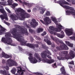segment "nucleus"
Here are the masks:
<instances>
[{
    "mask_svg": "<svg viewBox=\"0 0 75 75\" xmlns=\"http://www.w3.org/2000/svg\"><path fill=\"white\" fill-rule=\"evenodd\" d=\"M16 28H13L11 32V33L14 36V38L20 42L21 45H26L27 47H29L30 48L35 49V47L36 48H38V45L31 44V43H28L27 44V41L25 40L24 39H23L21 37H22L20 35L19 31H21V34L23 35H24L25 34V35H28V33L27 31V29H24V28L21 27L20 25H18L16 27Z\"/></svg>",
    "mask_w": 75,
    "mask_h": 75,
    "instance_id": "1",
    "label": "nucleus"
},
{
    "mask_svg": "<svg viewBox=\"0 0 75 75\" xmlns=\"http://www.w3.org/2000/svg\"><path fill=\"white\" fill-rule=\"evenodd\" d=\"M50 55H51V53L50 51H48L47 50H45V51L42 52L41 53V57L43 59H42V61H43L44 62H46L48 64H51L52 62H54L52 59H48L47 58V57L48 58H50V59H51L52 58L51 56H50L49 55H47V54Z\"/></svg>",
    "mask_w": 75,
    "mask_h": 75,
    "instance_id": "2",
    "label": "nucleus"
},
{
    "mask_svg": "<svg viewBox=\"0 0 75 75\" xmlns=\"http://www.w3.org/2000/svg\"><path fill=\"white\" fill-rule=\"evenodd\" d=\"M6 66H4L3 67L6 70H8L9 69V67H10L14 65L17 66V64L16 62L14 61L13 60L9 59L6 61Z\"/></svg>",
    "mask_w": 75,
    "mask_h": 75,
    "instance_id": "3",
    "label": "nucleus"
},
{
    "mask_svg": "<svg viewBox=\"0 0 75 75\" xmlns=\"http://www.w3.org/2000/svg\"><path fill=\"white\" fill-rule=\"evenodd\" d=\"M6 38H2L1 41L4 42H6L7 44L11 45L12 40L10 38L11 37V34L9 33H7L5 35Z\"/></svg>",
    "mask_w": 75,
    "mask_h": 75,
    "instance_id": "4",
    "label": "nucleus"
},
{
    "mask_svg": "<svg viewBox=\"0 0 75 75\" xmlns=\"http://www.w3.org/2000/svg\"><path fill=\"white\" fill-rule=\"evenodd\" d=\"M70 11L69 10H67L66 11V15H67V16H69L70 15V14H71L73 16H75V10L74 9V8L72 7H69V9Z\"/></svg>",
    "mask_w": 75,
    "mask_h": 75,
    "instance_id": "5",
    "label": "nucleus"
},
{
    "mask_svg": "<svg viewBox=\"0 0 75 75\" xmlns=\"http://www.w3.org/2000/svg\"><path fill=\"white\" fill-rule=\"evenodd\" d=\"M54 31H50V33L52 34H53L54 35H56L57 36L60 38H62L65 37V35L64 34V33L63 31H62L61 32V33L62 34H60L59 33H57L56 32H54Z\"/></svg>",
    "mask_w": 75,
    "mask_h": 75,
    "instance_id": "6",
    "label": "nucleus"
},
{
    "mask_svg": "<svg viewBox=\"0 0 75 75\" xmlns=\"http://www.w3.org/2000/svg\"><path fill=\"white\" fill-rule=\"evenodd\" d=\"M56 48L58 51H62V50H67L69 49L68 47L66 45H60L59 47H56Z\"/></svg>",
    "mask_w": 75,
    "mask_h": 75,
    "instance_id": "7",
    "label": "nucleus"
},
{
    "mask_svg": "<svg viewBox=\"0 0 75 75\" xmlns=\"http://www.w3.org/2000/svg\"><path fill=\"white\" fill-rule=\"evenodd\" d=\"M44 21L42 20H40V21L42 22L43 24L45 25H48L51 23V21L49 17H47L46 18L44 19Z\"/></svg>",
    "mask_w": 75,
    "mask_h": 75,
    "instance_id": "8",
    "label": "nucleus"
},
{
    "mask_svg": "<svg viewBox=\"0 0 75 75\" xmlns=\"http://www.w3.org/2000/svg\"><path fill=\"white\" fill-rule=\"evenodd\" d=\"M29 57H28V59L31 63L35 64V63H37L38 62V61L34 57L33 58L31 53H29Z\"/></svg>",
    "mask_w": 75,
    "mask_h": 75,
    "instance_id": "9",
    "label": "nucleus"
},
{
    "mask_svg": "<svg viewBox=\"0 0 75 75\" xmlns=\"http://www.w3.org/2000/svg\"><path fill=\"white\" fill-rule=\"evenodd\" d=\"M57 3L59 4L62 7L64 6L63 4H66L67 5H69V6H71V4L69 3L68 2L65 1V0H61V1H59L57 2Z\"/></svg>",
    "mask_w": 75,
    "mask_h": 75,
    "instance_id": "10",
    "label": "nucleus"
},
{
    "mask_svg": "<svg viewBox=\"0 0 75 75\" xmlns=\"http://www.w3.org/2000/svg\"><path fill=\"white\" fill-rule=\"evenodd\" d=\"M25 72V70H22V68L21 67L18 68V70L17 71V73L16 75H23L24 72Z\"/></svg>",
    "mask_w": 75,
    "mask_h": 75,
    "instance_id": "11",
    "label": "nucleus"
},
{
    "mask_svg": "<svg viewBox=\"0 0 75 75\" xmlns=\"http://www.w3.org/2000/svg\"><path fill=\"white\" fill-rule=\"evenodd\" d=\"M21 20H23V19H24L25 18H28L30 17V15L27 13H22L21 14Z\"/></svg>",
    "mask_w": 75,
    "mask_h": 75,
    "instance_id": "12",
    "label": "nucleus"
},
{
    "mask_svg": "<svg viewBox=\"0 0 75 75\" xmlns=\"http://www.w3.org/2000/svg\"><path fill=\"white\" fill-rule=\"evenodd\" d=\"M65 32L68 36H70L71 35L73 34V31L71 29H69V30H65Z\"/></svg>",
    "mask_w": 75,
    "mask_h": 75,
    "instance_id": "13",
    "label": "nucleus"
},
{
    "mask_svg": "<svg viewBox=\"0 0 75 75\" xmlns=\"http://www.w3.org/2000/svg\"><path fill=\"white\" fill-rule=\"evenodd\" d=\"M32 21L34 23H30V24L33 27H35L37 26V25H38V22L36 21L35 19H32Z\"/></svg>",
    "mask_w": 75,
    "mask_h": 75,
    "instance_id": "14",
    "label": "nucleus"
},
{
    "mask_svg": "<svg viewBox=\"0 0 75 75\" xmlns=\"http://www.w3.org/2000/svg\"><path fill=\"white\" fill-rule=\"evenodd\" d=\"M10 17L13 20H17L18 19V16L15 14L11 15Z\"/></svg>",
    "mask_w": 75,
    "mask_h": 75,
    "instance_id": "15",
    "label": "nucleus"
},
{
    "mask_svg": "<svg viewBox=\"0 0 75 75\" xmlns=\"http://www.w3.org/2000/svg\"><path fill=\"white\" fill-rule=\"evenodd\" d=\"M61 25H59L57 27V28H55L54 29V31H56V32H60L61 31V28L62 27Z\"/></svg>",
    "mask_w": 75,
    "mask_h": 75,
    "instance_id": "16",
    "label": "nucleus"
},
{
    "mask_svg": "<svg viewBox=\"0 0 75 75\" xmlns=\"http://www.w3.org/2000/svg\"><path fill=\"white\" fill-rule=\"evenodd\" d=\"M34 55L35 57H37V58L39 59V62H40L42 60H41L42 59L40 58V56L39 54L37 53H35Z\"/></svg>",
    "mask_w": 75,
    "mask_h": 75,
    "instance_id": "17",
    "label": "nucleus"
},
{
    "mask_svg": "<svg viewBox=\"0 0 75 75\" xmlns=\"http://www.w3.org/2000/svg\"><path fill=\"white\" fill-rule=\"evenodd\" d=\"M0 28L1 29L0 30V35H1L3 32H4L6 30L5 28L3 27L1 25H0Z\"/></svg>",
    "mask_w": 75,
    "mask_h": 75,
    "instance_id": "18",
    "label": "nucleus"
},
{
    "mask_svg": "<svg viewBox=\"0 0 75 75\" xmlns=\"http://www.w3.org/2000/svg\"><path fill=\"white\" fill-rule=\"evenodd\" d=\"M0 17L1 18L2 20H4V19H5L6 20H8V18L7 16H4L3 15H1L0 16Z\"/></svg>",
    "mask_w": 75,
    "mask_h": 75,
    "instance_id": "19",
    "label": "nucleus"
},
{
    "mask_svg": "<svg viewBox=\"0 0 75 75\" xmlns=\"http://www.w3.org/2000/svg\"><path fill=\"white\" fill-rule=\"evenodd\" d=\"M62 54L63 55L62 56H65L63 57H66L67 59V55L68 54V52L66 51H64L62 52Z\"/></svg>",
    "mask_w": 75,
    "mask_h": 75,
    "instance_id": "20",
    "label": "nucleus"
},
{
    "mask_svg": "<svg viewBox=\"0 0 75 75\" xmlns=\"http://www.w3.org/2000/svg\"><path fill=\"white\" fill-rule=\"evenodd\" d=\"M44 41L45 42H46L47 44L49 45H51V44H52L50 40H47L45 39H44Z\"/></svg>",
    "mask_w": 75,
    "mask_h": 75,
    "instance_id": "21",
    "label": "nucleus"
},
{
    "mask_svg": "<svg viewBox=\"0 0 75 75\" xmlns=\"http://www.w3.org/2000/svg\"><path fill=\"white\" fill-rule=\"evenodd\" d=\"M69 55L70 57L72 58H74L75 57V54L74 53L72 50L70 52Z\"/></svg>",
    "mask_w": 75,
    "mask_h": 75,
    "instance_id": "22",
    "label": "nucleus"
},
{
    "mask_svg": "<svg viewBox=\"0 0 75 75\" xmlns=\"http://www.w3.org/2000/svg\"><path fill=\"white\" fill-rule=\"evenodd\" d=\"M60 70L61 71L62 74H63V75H65L66 74V72H65V69L64 67H62Z\"/></svg>",
    "mask_w": 75,
    "mask_h": 75,
    "instance_id": "23",
    "label": "nucleus"
},
{
    "mask_svg": "<svg viewBox=\"0 0 75 75\" xmlns=\"http://www.w3.org/2000/svg\"><path fill=\"white\" fill-rule=\"evenodd\" d=\"M7 71L6 70H0V74H2L3 75H7Z\"/></svg>",
    "mask_w": 75,
    "mask_h": 75,
    "instance_id": "24",
    "label": "nucleus"
},
{
    "mask_svg": "<svg viewBox=\"0 0 75 75\" xmlns=\"http://www.w3.org/2000/svg\"><path fill=\"white\" fill-rule=\"evenodd\" d=\"M65 42L67 45H68V46L70 47H73V44H71L69 42L67 41H65Z\"/></svg>",
    "mask_w": 75,
    "mask_h": 75,
    "instance_id": "25",
    "label": "nucleus"
},
{
    "mask_svg": "<svg viewBox=\"0 0 75 75\" xmlns=\"http://www.w3.org/2000/svg\"><path fill=\"white\" fill-rule=\"evenodd\" d=\"M37 31L38 33H41V32L43 31V29L41 28H39L38 29Z\"/></svg>",
    "mask_w": 75,
    "mask_h": 75,
    "instance_id": "26",
    "label": "nucleus"
},
{
    "mask_svg": "<svg viewBox=\"0 0 75 75\" xmlns=\"http://www.w3.org/2000/svg\"><path fill=\"white\" fill-rule=\"evenodd\" d=\"M57 58L59 60H62L63 59H67V57H57Z\"/></svg>",
    "mask_w": 75,
    "mask_h": 75,
    "instance_id": "27",
    "label": "nucleus"
},
{
    "mask_svg": "<svg viewBox=\"0 0 75 75\" xmlns=\"http://www.w3.org/2000/svg\"><path fill=\"white\" fill-rule=\"evenodd\" d=\"M29 31L31 34H34L35 33V31L31 29H29Z\"/></svg>",
    "mask_w": 75,
    "mask_h": 75,
    "instance_id": "28",
    "label": "nucleus"
},
{
    "mask_svg": "<svg viewBox=\"0 0 75 75\" xmlns=\"http://www.w3.org/2000/svg\"><path fill=\"white\" fill-rule=\"evenodd\" d=\"M64 8L67 9V10H69V7L70 6H69L67 5H64L63 6H62Z\"/></svg>",
    "mask_w": 75,
    "mask_h": 75,
    "instance_id": "29",
    "label": "nucleus"
},
{
    "mask_svg": "<svg viewBox=\"0 0 75 75\" xmlns=\"http://www.w3.org/2000/svg\"><path fill=\"white\" fill-rule=\"evenodd\" d=\"M0 12H1L2 14H6V12L3 9H0Z\"/></svg>",
    "mask_w": 75,
    "mask_h": 75,
    "instance_id": "30",
    "label": "nucleus"
},
{
    "mask_svg": "<svg viewBox=\"0 0 75 75\" xmlns=\"http://www.w3.org/2000/svg\"><path fill=\"white\" fill-rule=\"evenodd\" d=\"M49 29L52 31H54V28L53 26H50L49 27Z\"/></svg>",
    "mask_w": 75,
    "mask_h": 75,
    "instance_id": "31",
    "label": "nucleus"
},
{
    "mask_svg": "<svg viewBox=\"0 0 75 75\" xmlns=\"http://www.w3.org/2000/svg\"><path fill=\"white\" fill-rule=\"evenodd\" d=\"M74 36L73 37L71 36L69 37V38L70 40H75V33L74 34Z\"/></svg>",
    "mask_w": 75,
    "mask_h": 75,
    "instance_id": "32",
    "label": "nucleus"
},
{
    "mask_svg": "<svg viewBox=\"0 0 75 75\" xmlns=\"http://www.w3.org/2000/svg\"><path fill=\"white\" fill-rule=\"evenodd\" d=\"M16 71V69H13L12 70H11V72L13 74H15Z\"/></svg>",
    "mask_w": 75,
    "mask_h": 75,
    "instance_id": "33",
    "label": "nucleus"
},
{
    "mask_svg": "<svg viewBox=\"0 0 75 75\" xmlns=\"http://www.w3.org/2000/svg\"><path fill=\"white\" fill-rule=\"evenodd\" d=\"M10 57H11V56L8 55L7 54H5V56L4 57L5 58H9Z\"/></svg>",
    "mask_w": 75,
    "mask_h": 75,
    "instance_id": "34",
    "label": "nucleus"
},
{
    "mask_svg": "<svg viewBox=\"0 0 75 75\" xmlns=\"http://www.w3.org/2000/svg\"><path fill=\"white\" fill-rule=\"evenodd\" d=\"M45 9L43 8L42 9V11H40V13L42 14H43L44 12H45Z\"/></svg>",
    "mask_w": 75,
    "mask_h": 75,
    "instance_id": "35",
    "label": "nucleus"
},
{
    "mask_svg": "<svg viewBox=\"0 0 75 75\" xmlns=\"http://www.w3.org/2000/svg\"><path fill=\"white\" fill-rule=\"evenodd\" d=\"M12 6L13 7V8H14V7H16V6H18V4L14 3L13 4H12Z\"/></svg>",
    "mask_w": 75,
    "mask_h": 75,
    "instance_id": "36",
    "label": "nucleus"
},
{
    "mask_svg": "<svg viewBox=\"0 0 75 75\" xmlns=\"http://www.w3.org/2000/svg\"><path fill=\"white\" fill-rule=\"evenodd\" d=\"M12 0H8V3L9 5H11V4L12 3Z\"/></svg>",
    "mask_w": 75,
    "mask_h": 75,
    "instance_id": "37",
    "label": "nucleus"
},
{
    "mask_svg": "<svg viewBox=\"0 0 75 75\" xmlns=\"http://www.w3.org/2000/svg\"><path fill=\"white\" fill-rule=\"evenodd\" d=\"M18 48L19 49L20 51H23V48H22V47H20L19 46H18Z\"/></svg>",
    "mask_w": 75,
    "mask_h": 75,
    "instance_id": "38",
    "label": "nucleus"
},
{
    "mask_svg": "<svg viewBox=\"0 0 75 75\" xmlns=\"http://www.w3.org/2000/svg\"><path fill=\"white\" fill-rule=\"evenodd\" d=\"M7 2L6 1H5L4 2H0V4H1V5H2L3 6H5V4Z\"/></svg>",
    "mask_w": 75,
    "mask_h": 75,
    "instance_id": "39",
    "label": "nucleus"
},
{
    "mask_svg": "<svg viewBox=\"0 0 75 75\" xmlns=\"http://www.w3.org/2000/svg\"><path fill=\"white\" fill-rule=\"evenodd\" d=\"M42 47L43 49H47V47H46V46L44 45H42Z\"/></svg>",
    "mask_w": 75,
    "mask_h": 75,
    "instance_id": "40",
    "label": "nucleus"
},
{
    "mask_svg": "<svg viewBox=\"0 0 75 75\" xmlns=\"http://www.w3.org/2000/svg\"><path fill=\"white\" fill-rule=\"evenodd\" d=\"M51 18L53 21H56V18H55L52 17H51Z\"/></svg>",
    "mask_w": 75,
    "mask_h": 75,
    "instance_id": "41",
    "label": "nucleus"
},
{
    "mask_svg": "<svg viewBox=\"0 0 75 75\" xmlns=\"http://www.w3.org/2000/svg\"><path fill=\"white\" fill-rule=\"evenodd\" d=\"M47 34V32L45 31H44L41 34V35L42 36H44L45 35H46Z\"/></svg>",
    "mask_w": 75,
    "mask_h": 75,
    "instance_id": "42",
    "label": "nucleus"
},
{
    "mask_svg": "<svg viewBox=\"0 0 75 75\" xmlns=\"http://www.w3.org/2000/svg\"><path fill=\"white\" fill-rule=\"evenodd\" d=\"M59 43H60V44H62V45H65V44H64V43L63 42H62V40H60L59 41Z\"/></svg>",
    "mask_w": 75,
    "mask_h": 75,
    "instance_id": "43",
    "label": "nucleus"
},
{
    "mask_svg": "<svg viewBox=\"0 0 75 75\" xmlns=\"http://www.w3.org/2000/svg\"><path fill=\"white\" fill-rule=\"evenodd\" d=\"M50 13L48 11H47L45 14L46 16H50Z\"/></svg>",
    "mask_w": 75,
    "mask_h": 75,
    "instance_id": "44",
    "label": "nucleus"
},
{
    "mask_svg": "<svg viewBox=\"0 0 75 75\" xmlns=\"http://www.w3.org/2000/svg\"><path fill=\"white\" fill-rule=\"evenodd\" d=\"M50 37L52 40H53V41H55L56 40L55 39V38H54V37H53L52 36H51Z\"/></svg>",
    "mask_w": 75,
    "mask_h": 75,
    "instance_id": "45",
    "label": "nucleus"
},
{
    "mask_svg": "<svg viewBox=\"0 0 75 75\" xmlns=\"http://www.w3.org/2000/svg\"><path fill=\"white\" fill-rule=\"evenodd\" d=\"M21 8H19L16 9V11L17 12H20L21 11Z\"/></svg>",
    "mask_w": 75,
    "mask_h": 75,
    "instance_id": "46",
    "label": "nucleus"
},
{
    "mask_svg": "<svg viewBox=\"0 0 75 75\" xmlns=\"http://www.w3.org/2000/svg\"><path fill=\"white\" fill-rule=\"evenodd\" d=\"M4 21V23H5V24L8 25H10V23H8V22H6L5 21Z\"/></svg>",
    "mask_w": 75,
    "mask_h": 75,
    "instance_id": "47",
    "label": "nucleus"
},
{
    "mask_svg": "<svg viewBox=\"0 0 75 75\" xmlns=\"http://www.w3.org/2000/svg\"><path fill=\"white\" fill-rule=\"evenodd\" d=\"M2 55L4 57V56L6 55V54H5V53H4V52H2Z\"/></svg>",
    "mask_w": 75,
    "mask_h": 75,
    "instance_id": "48",
    "label": "nucleus"
},
{
    "mask_svg": "<svg viewBox=\"0 0 75 75\" xmlns=\"http://www.w3.org/2000/svg\"><path fill=\"white\" fill-rule=\"evenodd\" d=\"M71 2L73 4H75V0H71Z\"/></svg>",
    "mask_w": 75,
    "mask_h": 75,
    "instance_id": "49",
    "label": "nucleus"
},
{
    "mask_svg": "<svg viewBox=\"0 0 75 75\" xmlns=\"http://www.w3.org/2000/svg\"><path fill=\"white\" fill-rule=\"evenodd\" d=\"M30 41L31 42H33L34 41V39L33 38V37H31L30 38Z\"/></svg>",
    "mask_w": 75,
    "mask_h": 75,
    "instance_id": "50",
    "label": "nucleus"
},
{
    "mask_svg": "<svg viewBox=\"0 0 75 75\" xmlns=\"http://www.w3.org/2000/svg\"><path fill=\"white\" fill-rule=\"evenodd\" d=\"M68 64H72V65H74V62H69Z\"/></svg>",
    "mask_w": 75,
    "mask_h": 75,
    "instance_id": "51",
    "label": "nucleus"
},
{
    "mask_svg": "<svg viewBox=\"0 0 75 75\" xmlns=\"http://www.w3.org/2000/svg\"><path fill=\"white\" fill-rule=\"evenodd\" d=\"M48 38H49L48 37V36H46L45 38L44 39H45V40H46L47 41L48 40Z\"/></svg>",
    "mask_w": 75,
    "mask_h": 75,
    "instance_id": "52",
    "label": "nucleus"
},
{
    "mask_svg": "<svg viewBox=\"0 0 75 75\" xmlns=\"http://www.w3.org/2000/svg\"><path fill=\"white\" fill-rule=\"evenodd\" d=\"M2 62L3 64H5L6 63V60L3 59L2 60Z\"/></svg>",
    "mask_w": 75,
    "mask_h": 75,
    "instance_id": "53",
    "label": "nucleus"
},
{
    "mask_svg": "<svg viewBox=\"0 0 75 75\" xmlns=\"http://www.w3.org/2000/svg\"><path fill=\"white\" fill-rule=\"evenodd\" d=\"M25 11H24V10L22 9H21V13H24V12Z\"/></svg>",
    "mask_w": 75,
    "mask_h": 75,
    "instance_id": "54",
    "label": "nucleus"
},
{
    "mask_svg": "<svg viewBox=\"0 0 75 75\" xmlns=\"http://www.w3.org/2000/svg\"><path fill=\"white\" fill-rule=\"evenodd\" d=\"M23 4H25V5H27V4H28V3H27L25 1L23 2Z\"/></svg>",
    "mask_w": 75,
    "mask_h": 75,
    "instance_id": "55",
    "label": "nucleus"
},
{
    "mask_svg": "<svg viewBox=\"0 0 75 75\" xmlns=\"http://www.w3.org/2000/svg\"><path fill=\"white\" fill-rule=\"evenodd\" d=\"M33 11H37V8H33Z\"/></svg>",
    "mask_w": 75,
    "mask_h": 75,
    "instance_id": "56",
    "label": "nucleus"
},
{
    "mask_svg": "<svg viewBox=\"0 0 75 75\" xmlns=\"http://www.w3.org/2000/svg\"><path fill=\"white\" fill-rule=\"evenodd\" d=\"M7 11L9 13H11V11L9 10V9H7Z\"/></svg>",
    "mask_w": 75,
    "mask_h": 75,
    "instance_id": "57",
    "label": "nucleus"
},
{
    "mask_svg": "<svg viewBox=\"0 0 75 75\" xmlns=\"http://www.w3.org/2000/svg\"><path fill=\"white\" fill-rule=\"evenodd\" d=\"M68 2H69V3H71V0H67Z\"/></svg>",
    "mask_w": 75,
    "mask_h": 75,
    "instance_id": "58",
    "label": "nucleus"
},
{
    "mask_svg": "<svg viewBox=\"0 0 75 75\" xmlns=\"http://www.w3.org/2000/svg\"><path fill=\"white\" fill-rule=\"evenodd\" d=\"M55 47V46L54 45H52V47L53 48H54V47Z\"/></svg>",
    "mask_w": 75,
    "mask_h": 75,
    "instance_id": "59",
    "label": "nucleus"
},
{
    "mask_svg": "<svg viewBox=\"0 0 75 75\" xmlns=\"http://www.w3.org/2000/svg\"><path fill=\"white\" fill-rule=\"evenodd\" d=\"M28 13H30V12H31V10L30 9L28 10Z\"/></svg>",
    "mask_w": 75,
    "mask_h": 75,
    "instance_id": "60",
    "label": "nucleus"
},
{
    "mask_svg": "<svg viewBox=\"0 0 75 75\" xmlns=\"http://www.w3.org/2000/svg\"><path fill=\"white\" fill-rule=\"evenodd\" d=\"M36 43H37V44H40V42H38V41H36Z\"/></svg>",
    "mask_w": 75,
    "mask_h": 75,
    "instance_id": "61",
    "label": "nucleus"
},
{
    "mask_svg": "<svg viewBox=\"0 0 75 75\" xmlns=\"http://www.w3.org/2000/svg\"><path fill=\"white\" fill-rule=\"evenodd\" d=\"M36 38L38 39V40H41V38L38 37H37Z\"/></svg>",
    "mask_w": 75,
    "mask_h": 75,
    "instance_id": "62",
    "label": "nucleus"
},
{
    "mask_svg": "<svg viewBox=\"0 0 75 75\" xmlns=\"http://www.w3.org/2000/svg\"><path fill=\"white\" fill-rule=\"evenodd\" d=\"M21 3H22V1L21 0H18Z\"/></svg>",
    "mask_w": 75,
    "mask_h": 75,
    "instance_id": "63",
    "label": "nucleus"
},
{
    "mask_svg": "<svg viewBox=\"0 0 75 75\" xmlns=\"http://www.w3.org/2000/svg\"><path fill=\"white\" fill-rule=\"evenodd\" d=\"M27 28H30V26H28V25H26Z\"/></svg>",
    "mask_w": 75,
    "mask_h": 75,
    "instance_id": "64",
    "label": "nucleus"
}]
</instances>
